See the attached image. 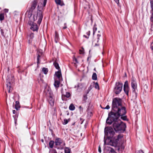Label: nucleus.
I'll return each instance as SVG.
<instances>
[{
    "instance_id": "1",
    "label": "nucleus",
    "mask_w": 153,
    "mask_h": 153,
    "mask_svg": "<svg viewBox=\"0 0 153 153\" xmlns=\"http://www.w3.org/2000/svg\"><path fill=\"white\" fill-rule=\"evenodd\" d=\"M105 135L109 138L104 140L105 144L109 145L116 147L118 152L121 151L124 149L122 134H116L111 127L105 128Z\"/></svg>"
},
{
    "instance_id": "2",
    "label": "nucleus",
    "mask_w": 153,
    "mask_h": 153,
    "mask_svg": "<svg viewBox=\"0 0 153 153\" xmlns=\"http://www.w3.org/2000/svg\"><path fill=\"white\" fill-rule=\"evenodd\" d=\"M30 12H29L28 17L29 18L28 24L31 26L30 28L33 31H37L38 30V27L37 25L34 23V22L37 19V17L38 18V20L37 23L40 25L42 20L43 15L42 12L41 10H38L37 13H36V16H35V14H34L33 16H31V14Z\"/></svg>"
},
{
    "instance_id": "3",
    "label": "nucleus",
    "mask_w": 153,
    "mask_h": 153,
    "mask_svg": "<svg viewBox=\"0 0 153 153\" xmlns=\"http://www.w3.org/2000/svg\"><path fill=\"white\" fill-rule=\"evenodd\" d=\"M119 115L116 111L112 109L111 112L108 113V117L106 120V122L107 124L110 125L113 122L114 123L116 121L120 120L119 119Z\"/></svg>"
},
{
    "instance_id": "4",
    "label": "nucleus",
    "mask_w": 153,
    "mask_h": 153,
    "mask_svg": "<svg viewBox=\"0 0 153 153\" xmlns=\"http://www.w3.org/2000/svg\"><path fill=\"white\" fill-rule=\"evenodd\" d=\"M113 125L114 130L116 131L122 132L126 130V124L122 122L120 120L115 121L113 123Z\"/></svg>"
},
{
    "instance_id": "5",
    "label": "nucleus",
    "mask_w": 153,
    "mask_h": 153,
    "mask_svg": "<svg viewBox=\"0 0 153 153\" xmlns=\"http://www.w3.org/2000/svg\"><path fill=\"white\" fill-rule=\"evenodd\" d=\"M122 106V100L117 97L114 98L113 99L112 109L114 111V110L117 109V108L119 107H121Z\"/></svg>"
},
{
    "instance_id": "6",
    "label": "nucleus",
    "mask_w": 153,
    "mask_h": 153,
    "mask_svg": "<svg viewBox=\"0 0 153 153\" xmlns=\"http://www.w3.org/2000/svg\"><path fill=\"white\" fill-rule=\"evenodd\" d=\"M37 0H34L32 2L31 7L29 11H27L26 12V14H27V16L28 15L29 12H30L31 14V16H33L34 14H35V16H36V13H37V12H35V9L37 6ZM39 10H38L37 11Z\"/></svg>"
},
{
    "instance_id": "7",
    "label": "nucleus",
    "mask_w": 153,
    "mask_h": 153,
    "mask_svg": "<svg viewBox=\"0 0 153 153\" xmlns=\"http://www.w3.org/2000/svg\"><path fill=\"white\" fill-rule=\"evenodd\" d=\"M123 85V83L119 82L116 83L114 91L116 94H119L120 92L122 89Z\"/></svg>"
},
{
    "instance_id": "8",
    "label": "nucleus",
    "mask_w": 153,
    "mask_h": 153,
    "mask_svg": "<svg viewBox=\"0 0 153 153\" xmlns=\"http://www.w3.org/2000/svg\"><path fill=\"white\" fill-rule=\"evenodd\" d=\"M116 111L120 117V116H123L125 115L126 113V108L125 107L121 106V107H119L117 108V109L114 110Z\"/></svg>"
},
{
    "instance_id": "9",
    "label": "nucleus",
    "mask_w": 153,
    "mask_h": 153,
    "mask_svg": "<svg viewBox=\"0 0 153 153\" xmlns=\"http://www.w3.org/2000/svg\"><path fill=\"white\" fill-rule=\"evenodd\" d=\"M54 143L56 146H59L61 145L63 146L65 145V143L60 138H56L55 140Z\"/></svg>"
},
{
    "instance_id": "10",
    "label": "nucleus",
    "mask_w": 153,
    "mask_h": 153,
    "mask_svg": "<svg viewBox=\"0 0 153 153\" xmlns=\"http://www.w3.org/2000/svg\"><path fill=\"white\" fill-rule=\"evenodd\" d=\"M1 34L5 37H7L9 34V31L6 28L1 29Z\"/></svg>"
},
{
    "instance_id": "11",
    "label": "nucleus",
    "mask_w": 153,
    "mask_h": 153,
    "mask_svg": "<svg viewBox=\"0 0 153 153\" xmlns=\"http://www.w3.org/2000/svg\"><path fill=\"white\" fill-rule=\"evenodd\" d=\"M129 88L128 86V82L126 81L125 82L124 85L123 90L127 95H128V92Z\"/></svg>"
},
{
    "instance_id": "12",
    "label": "nucleus",
    "mask_w": 153,
    "mask_h": 153,
    "mask_svg": "<svg viewBox=\"0 0 153 153\" xmlns=\"http://www.w3.org/2000/svg\"><path fill=\"white\" fill-rule=\"evenodd\" d=\"M131 86L133 89V91H135V89L137 88V86L136 81L133 78H131Z\"/></svg>"
},
{
    "instance_id": "13",
    "label": "nucleus",
    "mask_w": 153,
    "mask_h": 153,
    "mask_svg": "<svg viewBox=\"0 0 153 153\" xmlns=\"http://www.w3.org/2000/svg\"><path fill=\"white\" fill-rule=\"evenodd\" d=\"M61 93L62 97H66L67 98H69L71 96V94L69 92H64L63 90H62Z\"/></svg>"
},
{
    "instance_id": "14",
    "label": "nucleus",
    "mask_w": 153,
    "mask_h": 153,
    "mask_svg": "<svg viewBox=\"0 0 153 153\" xmlns=\"http://www.w3.org/2000/svg\"><path fill=\"white\" fill-rule=\"evenodd\" d=\"M7 89L9 93L11 92L12 91V88L11 86V83L10 82H8L7 84Z\"/></svg>"
},
{
    "instance_id": "15",
    "label": "nucleus",
    "mask_w": 153,
    "mask_h": 153,
    "mask_svg": "<svg viewBox=\"0 0 153 153\" xmlns=\"http://www.w3.org/2000/svg\"><path fill=\"white\" fill-rule=\"evenodd\" d=\"M54 39L55 42L56 43H57L59 39V35L56 31L55 32Z\"/></svg>"
},
{
    "instance_id": "16",
    "label": "nucleus",
    "mask_w": 153,
    "mask_h": 153,
    "mask_svg": "<svg viewBox=\"0 0 153 153\" xmlns=\"http://www.w3.org/2000/svg\"><path fill=\"white\" fill-rule=\"evenodd\" d=\"M48 101L51 105L53 106L54 105V101L52 97H50L48 99Z\"/></svg>"
},
{
    "instance_id": "17",
    "label": "nucleus",
    "mask_w": 153,
    "mask_h": 153,
    "mask_svg": "<svg viewBox=\"0 0 153 153\" xmlns=\"http://www.w3.org/2000/svg\"><path fill=\"white\" fill-rule=\"evenodd\" d=\"M55 74L57 77L59 79L62 76L60 70H59L58 71L55 72Z\"/></svg>"
},
{
    "instance_id": "18",
    "label": "nucleus",
    "mask_w": 153,
    "mask_h": 153,
    "mask_svg": "<svg viewBox=\"0 0 153 153\" xmlns=\"http://www.w3.org/2000/svg\"><path fill=\"white\" fill-rule=\"evenodd\" d=\"M34 37V34L33 33H31L29 36V39L28 40V42L30 43L32 42V39Z\"/></svg>"
},
{
    "instance_id": "19",
    "label": "nucleus",
    "mask_w": 153,
    "mask_h": 153,
    "mask_svg": "<svg viewBox=\"0 0 153 153\" xmlns=\"http://www.w3.org/2000/svg\"><path fill=\"white\" fill-rule=\"evenodd\" d=\"M20 105H19V101H16V104L15 105V108L17 110H18L19 108H20Z\"/></svg>"
},
{
    "instance_id": "20",
    "label": "nucleus",
    "mask_w": 153,
    "mask_h": 153,
    "mask_svg": "<svg viewBox=\"0 0 153 153\" xmlns=\"http://www.w3.org/2000/svg\"><path fill=\"white\" fill-rule=\"evenodd\" d=\"M60 82L59 80H56L54 83V86L56 88H58L59 87Z\"/></svg>"
},
{
    "instance_id": "21",
    "label": "nucleus",
    "mask_w": 153,
    "mask_h": 153,
    "mask_svg": "<svg viewBox=\"0 0 153 153\" xmlns=\"http://www.w3.org/2000/svg\"><path fill=\"white\" fill-rule=\"evenodd\" d=\"M55 1L56 4L61 5H64L62 1L61 0H55Z\"/></svg>"
},
{
    "instance_id": "22",
    "label": "nucleus",
    "mask_w": 153,
    "mask_h": 153,
    "mask_svg": "<svg viewBox=\"0 0 153 153\" xmlns=\"http://www.w3.org/2000/svg\"><path fill=\"white\" fill-rule=\"evenodd\" d=\"M53 65L56 69H58V70H59L60 69V67L59 66V65L58 63L56 62H55L53 63Z\"/></svg>"
},
{
    "instance_id": "23",
    "label": "nucleus",
    "mask_w": 153,
    "mask_h": 153,
    "mask_svg": "<svg viewBox=\"0 0 153 153\" xmlns=\"http://www.w3.org/2000/svg\"><path fill=\"white\" fill-rule=\"evenodd\" d=\"M75 109V107L73 104H71L69 107V109L71 110H74Z\"/></svg>"
},
{
    "instance_id": "24",
    "label": "nucleus",
    "mask_w": 153,
    "mask_h": 153,
    "mask_svg": "<svg viewBox=\"0 0 153 153\" xmlns=\"http://www.w3.org/2000/svg\"><path fill=\"white\" fill-rule=\"evenodd\" d=\"M54 142L53 140H51L49 143V146L50 148H52L53 147Z\"/></svg>"
},
{
    "instance_id": "25",
    "label": "nucleus",
    "mask_w": 153,
    "mask_h": 153,
    "mask_svg": "<svg viewBox=\"0 0 153 153\" xmlns=\"http://www.w3.org/2000/svg\"><path fill=\"white\" fill-rule=\"evenodd\" d=\"M42 71L44 73V74H46L48 73V70L47 68H43L42 69Z\"/></svg>"
},
{
    "instance_id": "26",
    "label": "nucleus",
    "mask_w": 153,
    "mask_h": 153,
    "mask_svg": "<svg viewBox=\"0 0 153 153\" xmlns=\"http://www.w3.org/2000/svg\"><path fill=\"white\" fill-rule=\"evenodd\" d=\"M92 79L94 80H96L97 79V75L96 73H94L92 76Z\"/></svg>"
},
{
    "instance_id": "27",
    "label": "nucleus",
    "mask_w": 153,
    "mask_h": 153,
    "mask_svg": "<svg viewBox=\"0 0 153 153\" xmlns=\"http://www.w3.org/2000/svg\"><path fill=\"white\" fill-rule=\"evenodd\" d=\"M71 150L68 148L66 147L65 149V153H70Z\"/></svg>"
},
{
    "instance_id": "28",
    "label": "nucleus",
    "mask_w": 153,
    "mask_h": 153,
    "mask_svg": "<svg viewBox=\"0 0 153 153\" xmlns=\"http://www.w3.org/2000/svg\"><path fill=\"white\" fill-rule=\"evenodd\" d=\"M150 21L151 22V26H152L153 25V13L152 14L151 18H150Z\"/></svg>"
},
{
    "instance_id": "29",
    "label": "nucleus",
    "mask_w": 153,
    "mask_h": 153,
    "mask_svg": "<svg viewBox=\"0 0 153 153\" xmlns=\"http://www.w3.org/2000/svg\"><path fill=\"white\" fill-rule=\"evenodd\" d=\"M4 14L3 13H1L0 14V20L1 21H2L4 19Z\"/></svg>"
},
{
    "instance_id": "30",
    "label": "nucleus",
    "mask_w": 153,
    "mask_h": 153,
    "mask_svg": "<svg viewBox=\"0 0 153 153\" xmlns=\"http://www.w3.org/2000/svg\"><path fill=\"white\" fill-rule=\"evenodd\" d=\"M68 120H69V121H68V120H67V119H65L64 120V122H63V125H66V124H67V123H68V121H70V119H68Z\"/></svg>"
},
{
    "instance_id": "31",
    "label": "nucleus",
    "mask_w": 153,
    "mask_h": 153,
    "mask_svg": "<svg viewBox=\"0 0 153 153\" xmlns=\"http://www.w3.org/2000/svg\"><path fill=\"white\" fill-rule=\"evenodd\" d=\"M108 153H117L114 150V149L111 148Z\"/></svg>"
},
{
    "instance_id": "32",
    "label": "nucleus",
    "mask_w": 153,
    "mask_h": 153,
    "mask_svg": "<svg viewBox=\"0 0 153 153\" xmlns=\"http://www.w3.org/2000/svg\"><path fill=\"white\" fill-rule=\"evenodd\" d=\"M121 119L124 120H127V117L126 116H121Z\"/></svg>"
},
{
    "instance_id": "33",
    "label": "nucleus",
    "mask_w": 153,
    "mask_h": 153,
    "mask_svg": "<svg viewBox=\"0 0 153 153\" xmlns=\"http://www.w3.org/2000/svg\"><path fill=\"white\" fill-rule=\"evenodd\" d=\"M95 87L96 89H99V87L98 84L97 82H96L95 85Z\"/></svg>"
},
{
    "instance_id": "34",
    "label": "nucleus",
    "mask_w": 153,
    "mask_h": 153,
    "mask_svg": "<svg viewBox=\"0 0 153 153\" xmlns=\"http://www.w3.org/2000/svg\"><path fill=\"white\" fill-rule=\"evenodd\" d=\"M92 45L94 46H98L99 45V44L98 43H95V42L92 43Z\"/></svg>"
},
{
    "instance_id": "35",
    "label": "nucleus",
    "mask_w": 153,
    "mask_h": 153,
    "mask_svg": "<svg viewBox=\"0 0 153 153\" xmlns=\"http://www.w3.org/2000/svg\"><path fill=\"white\" fill-rule=\"evenodd\" d=\"M40 57V56L39 55H38L37 57V63L38 64L39 63V58Z\"/></svg>"
},
{
    "instance_id": "36",
    "label": "nucleus",
    "mask_w": 153,
    "mask_h": 153,
    "mask_svg": "<svg viewBox=\"0 0 153 153\" xmlns=\"http://www.w3.org/2000/svg\"><path fill=\"white\" fill-rule=\"evenodd\" d=\"M73 60L76 63H78V62L76 59V58L75 57H74V59H73Z\"/></svg>"
},
{
    "instance_id": "37",
    "label": "nucleus",
    "mask_w": 153,
    "mask_h": 153,
    "mask_svg": "<svg viewBox=\"0 0 153 153\" xmlns=\"http://www.w3.org/2000/svg\"><path fill=\"white\" fill-rule=\"evenodd\" d=\"M47 1V0H44L43 3V7H45V6L46 4Z\"/></svg>"
},
{
    "instance_id": "38",
    "label": "nucleus",
    "mask_w": 153,
    "mask_h": 153,
    "mask_svg": "<svg viewBox=\"0 0 153 153\" xmlns=\"http://www.w3.org/2000/svg\"><path fill=\"white\" fill-rule=\"evenodd\" d=\"M93 34H94L95 32L97 30V28L96 27L94 26L93 28Z\"/></svg>"
},
{
    "instance_id": "39",
    "label": "nucleus",
    "mask_w": 153,
    "mask_h": 153,
    "mask_svg": "<svg viewBox=\"0 0 153 153\" xmlns=\"http://www.w3.org/2000/svg\"><path fill=\"white\" fill-rule=\"evenodd\" d=\"M110 108V107L108 105H107L106 107H105V108H103L104 109H109V108Z\"/></svg>"
},
{
    "instance_id": "40",
    "label": "nucleus",
    "mask_w": 153,
    "mask_h": 153,
    "mask_svg": "<svg viewBox=\"0 0 153 153\" xmlns=\"http://www.w3.org/2000/svg\"><path fill=\"white\" fill-rule=\"evenodd\" d=\"M101 35L100 34H97V42H98L100 39V36Z\"/></svg>"
},
{
    "instance_id": "41",
    "label": "nucleus",
    "mask_w": 153,
    "mask_h": 153,
    "mask_svg": "<svg viewBox=\"0 0 153 153\" xmlns=\"http://www.w3.org/2000/svg\"><path fill=\"white\" fill-rule=\"evenodd\" d=\"M98 151L100 152H101V148L100 146L98 147Z\"/></svg>"
},
{
    "instance_id": "42",
    "label": "nucleus",
    "mask_w": 153,
    "mask_h": 153,
    "mask_svg": "<svg viewBox=\"0 0 153 153\" xmlns=\"http://www.w3.org/2000/svg\"><path fill=\"white\" fill-rule=\"evenodd\" d=\"M150 48L153 51V43H152L150 46Z\"/></svg>"
},
{
    "instance_id": "43",
    "label": "nucleus",
    "mask_w": 153,
    "mask_h": 153,
    "mask_svg": "<svg viewBox=\"0 0 153 153\" xmlns=\"http://www.w3.org/2000/svg\"><path fill=\"white\" fill-rule=\"evenodd\" d=\"M8 10H9L8 9H4V12L5 13H8Z\"/></svg>"
},
{
    "instance_id": "44",
    "label": "nucleus",
    "mask_w": 153,
    "mask_h": 153,
    "mask_svg": "<svg viewBox=\"0 0 153 153\" xmlns=\"http://www.w3.org/2000/svg\"><path fill=\"white\" fill-rule=\"evenodd\" d=\"M86 34H87V35H88V36H89L90 34V31H88L87 33Z\"/></svg>"
},
{
    "instance_id": "45",
    "label": "nucleus",
    "mask_w": 153,
    "mask_h": 153,
    "mask_svg": "<svg viewBox=\"0 0 153 153\" xmlns=\"http://www.w3.org/2000/svg\"><path fill=\"white\" fill-rule=\"evenodd\" d=\"M137 153H144L143 152L142 150H140L138 151Z\"/></svg>"
},
{
    "instance_id": "46",
    "label": "nucleus",
    "mask_w": 153,
    "mask_h": 153,
    "mask_svg": "<svg viewBox=\"0 0 153 153\" xmlns=\"http://www.w3.org/2000/svg\"><path fill=\"white\" fill-rule=\"evenodd\" d=\"M115 2L117 4H118L119 3V0H114Z\"/></svg>"
},
{
    "instance_id": "47",
    "label": "nucleus",
    "mask_w": 153,
    "mask_h": 153,
    "mask_svg": "<svg viewBox=\"0 0 153 153\" xmlns=\"http://www.w3.org/2000/svg\"><path fill=\"white\" fill-rule=\"evenodd\" d=\"M84 100H86L87 99V97L86 95L84 96Z\"/></svg>"
},
{
    "instance_id": "48",
    "label": "nucleus",
    "mask_w": 153,
    "mask_h": 153,
    "mask_svg": "<svg viewBox=\"0 0 153 153\" xmlns=\"http://www.w3.org/2000/svg\"><path fill=\"white\" fill-rule=\"evenodd\" d=\"M13 114H15L16 113V111L15 110H13Z\"/></svg>"
},
{
    "instance_id": "49",
    "label": "nucleus",
    "mask_w": 153,
    "mask_h": 153,
    "mask_svg": "<svg viewBox=\"0 0 153 153\" xmlns=\"http://www.w3.org/2000/svg\"><path fill=\"white\" fill-rule=\"evenodd\" d=\"M150 3L151 4V6H153V1H150Z\"/></svg>"
},
{
    "instance_id": "50",
    "label": "nucleus",
    "mask_w": 153,
    "mask_h": 153,
    "mask_svg": "<svg viewBox=\"0 0 153 153\" xmlns=\"http://www.w3.org/2000/svg\"><path fill=\"white\" fill-rule=\"evenodd\" d=\"M83 36L85 37V38H87V39H88V36H87L85 35H83Z\"/></svg>"
},
{
    "instance_id": "51",
    "label": "nucleus",
    "mask_w": 153,
    "mask_h": 153,
    "mask_svg": "<svg viewBox=\"0 0 153 153\" xmlns=\"http://www.w3.org/2000/svg\"><path fill=\"white\" fill-rule=\"evenodd\" d=\"M66 28H67V27H66V26H65L63 27V29H65Z\"/></svg>"
},
{
    "instance_id": "52",
    "label": "nucleus",
    "mask_w": 153,
    "mask_h": 153,
    "mask_svg": "<svg viewBox=\"0 0 153 153\" xmlns=\"http://www.w3.org/2000/svg\"><path fill=\"white\" fill-rule=\"evenodd\" d=\"M94 71H96V68H95L94 69Z\"/></svg>"
},
{
    "instance_id": "53",
    "label": "nucleus",
    "mask_w": 153,
    "mask_h": 153,
    "mask_svg": "<svg viewBox=\"0 0 153 153\" xmlns=\"http://www.w3.org/2000/svg\"><path fill=\"white\" fill-rule=\"evenodd\" d=\"M79 108H82L81 106H79Z\"/></svg>"
},
{
    "instance_id": "54",
    "label": "nucleus",
    "mask_w": 153,
    "mask_h": 153,
    "mask_svg": "<svg viewBox=\"0 0 153 153\" xmlns=\"http://www.w3.org/2000/svg\"><path fill=\"white\" fill-rule=\"evenodd\" d=\"M42 142H43V140H42Z\"/></svg>"
},
{
    "instance_id": "55",
    "label": "nucleus",
    "mask_w": 153,
    "mask_h": 153,
    "mask_svg": "<svg viewBox=\"0 0 153 153\" xmlns=\"http://www.w3.org/2000/svg\"><path fill=\"white\" fill-rule=\"evenodd\" d=\"M54 153H57V152L55 151V152H54Z\"/></svg>"
},
{
    "instance_id": "56",
    "label": "nucleus",
    "mask_w": 153,
    "mask_h": 153,
    "mask_svg": "<svg viewBox=\"0 0 153 153\" xmlns=\"http://www.w3.org/2000/svg\"><path fill=\"white\" fill-rule=\"evenodd\" d=\"M79 51L80 52H82V51L81 50H79Z\"/></svg>"
}]
</instances>
